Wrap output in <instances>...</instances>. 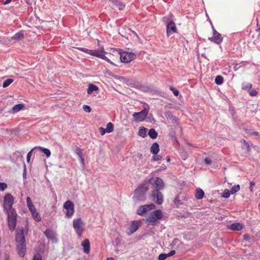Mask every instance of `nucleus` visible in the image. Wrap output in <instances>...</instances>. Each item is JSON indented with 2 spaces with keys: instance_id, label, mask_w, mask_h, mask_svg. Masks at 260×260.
Instances as JSON below:
<instances>
[{
  "instance_id": "680f3d73",
  "label": "nucleus",
  "mask_w": 260,
  "mask_h": 260,
  "mask_svg": "<svg viewBox=\"0 0 260 260\" xmlns=\"http://www.w3.org/2000/svg\"><path fill=\"white\" fill-rule=\"evenodd\" d=\"M107 260H114V258L113 257H108Z\"/></svg>"
},
{
  "instance_id": "4be33fe9",
  "label": "nucleus",
  "mask_w": 260,
  "mask_h": 260,
  "mask_svg": "<svg viewBox=\"0 0 260 260\" xmlns=\"http://www.w3.org/2000/svg\"><path fill=\"white\" fill-rule=\"evenodd\" d=\"M204 194L205 193L204 191L201 188H198L196 191L195 197L197 199L201 200L203 198Z\"/></svg>"
},
{
  "instance_id": "cd10ccee",
  "label": "nucleus",
  "mask_w": 260,
  "mask_h": 260,
  "mask_svg": "<svg viewBox=\"0 0 260 260\" xmlns=\"http://www.w3.org/2000/svg\"><path fill=\"white\" fill-rule=\"evenodd\" d=\"M106 129L108 133H110L112 132L114 130L113 124L111 122H109L108 123H107Z\"/></svg>"
},
{
  "instance_id": "052dcab7",
  "label": "nucleus",
  "mask_w": 260,
  "mask_h": 260,
  "mask_svg": "<svg viewBox=\"0 0 260 260\" xmlns=\"http://www.w3.org/2000/svg\"><path fill=\"white\" fill-rule=\"evenodd\" d=\"M162 20L163 21L166 22L167 20H168V19L166 17H163Z\"/></svg>"
},
{
  "instance_id": "f8f14e48",
  "label": "nucleus",
  "mask_w": 260,
  "mask_h": 260,
  "mask_svg": "<svg viewBox=\"0 0 260 260\" xmlns=\"http://www.w3.org/2000/svg\"><path fill=\"white\" fill-rule=\"evenodd\" d=\"M176 31L177 28L175 23L172 20L169 21L167 24V34L168 36L176 32Z\"/></svg>"
},
{
  "instance_id": "a19ab883",
  "label": "nucleus",
  "mask_w": 260,
  "mask_h": 260,
  "mask_svg": "<svg viewBox=\"0 0 260 260\" xmlns=\"http://www.w3.org/2000/svg\"><path fill=\"white\" fill-rule=\"evenodd\" d=\"M83 109L85 112H88V113L91 112V108L90 107V106H89L88 105H83Z\"/></svg>"
},
{
  "instance_id": "f3484780",
  "label": "nucleus",
  "mask_w": 260,
  "mask_h": 260,
  "mask_svg": "<svg viewBox=\"0 0 260 260\" xmlns=\"http://www.w3.org/2000/svg\"><path fill=\"white\" fill-rule=\"evenodd\" d=\"M81 246L83 247L84 252L88 254L90 251V242L88 239H85L81 243Z\"/></svg>"
},
{
  "instance_id": "7ed1b4c3",
  "label": "nucleus",
  "mask_w": 260,
  "mask_h": 260,
  "mask_svg": "<svg viewBox=\"0 0 260 260\" xmlns=\"http://www.w3.org/2000/svg\"><path fill=\"white\" fill-rule=\"evenodd\" d=\"M150 181H147L140 184L134 191V199L139 201H144L146 199V192Z\"/></svg>"
},
{
  "instance_id": "dca6fc26",
  "label": "nucleus",
  "mask_w": 260,
  "mask_h": 260,
  "mask_svg": "<svg viewBox=\"0 0 260 260\" xmlns=\"http://www.w3.org/2000/svg\"><path fill=\"white\" fill-rule=\"evenodd\" d=\"M155 189L154 190H160L164 188V183L163 180L159 177L156 178L154 181Z\"/></svg>"
},
{
  "instance_id": "8fccbe9b",
  "label": "nucleus",
  "mask_w": 260,
  "mask_h": 260,
  "mask_svg": "<svg viewBox=\"0 0 260 260\" xmlns=\"http://www.w3.org/2000/svg\"><path fill=\"white\" fill-rule=\"evenodd\" d=\"M106 132H107V131L105 128L102 127L100 128V133L102 136L104 135Z\"/></svg>"
},
{
  "instance_id": "6ab92c4d",
  "label": "nucleus",
  "mask_w": 260,
  "mask_h": 260,
  "mask_svg": "<svg viewBox=\"0 0 260 260\" xmlns=\"http://www.w3.org/2000/svg\"><path fill=\"white\" fill-rule=\"evenodd\" d=\"M159 151V146L157 143L154 142L150 147V152L153 154H156Z\"/></svg>"
},
{
  "instance_id": "2f4dec72",
  "label": "nucleus",
  "mask_w": 260,
  "mask_h": 260,
  "mask_svg": "<svg viewBox=\"0 0 260 260\" xmlns=\"http://www.w3.org/2000/svg\"><path fill=\"white\" fill-rule=\"evenodd\" d=\"M13 81L14 80L12 79H8L6 80L3 83V87L4 88L8 87L13 82Z\"/></svg>"
},
{
  "instance_id": "c03bdc74",
  "label": "nucleus",
  "mask_w": 260,
  "mask_h": 260,
  "mask_svg": "<svg viewBox=\"0 0 260 260\" xmlns=\"http://www.w3.org/2000/svg\"><path fill=\"white\" fill-rule=\"evenodd\" d=\"M243 237L244 240H245V241H247L248 242H250V237L248 234H245L243 235Z\"/></svg>"
},
{
  "instance_id": "39448f33",
  "label": "nucleus",
  "mask_w": 260,
  "mask_h": 260,
  "mask_svg": "<svg viewBox=\"0 0 260 260\" xmlns=\"http://www.w3.org/2000/svg\"><path fill=\"white\" fill-rule=\"evenodd\" d=\"M73 226L78 237H80L85 231V223L81 218H77L73 220Z\"/></svg>"
},
{
  "instance_id": "20e7f679",
  "label": "nucleus",
  "mask_w": 260,
  "mask_h": 260,
  "mask_svg": "<svg viewBox=\"0 0 260 260\" xmlns=\"http://www.w3.org/2000/svg\"><path fill=\"white\" fill-rule=\"evenodd\" d=\"M163 214L160 210H156L149 214L145 219V222L149 225H156L158 220L161 219Z\"/></svg>"
},
{
  "instance_id": "603ef678",
  "label": "nucleus",
  "mask_w": 260,
  "mask_h": 260,
  "mask_svg": "<svg viewBox=\"0 0 260 260\" xmlns=\"http://www.w3.org/2000/svg\"><path fill=\"white\" fill-rule=\"evenodd\" d=\"M28 209H29V210L30 211V212L31 213H32V212H34V211L37 210V209H36V207H35L34 205L33 206H32V207H30L29 208H28Z\"/></svg>"
},
{
  "instance_id": "5701e85b",
  "label": "nucleus",
  "mask_w": 260,
  "mask_h": 260,
  "mask_svg": "<svg viewBox=\"0 0 260 260\" xmlns=\"http://www.w3.org/2000/svg\"><path fill=\"white\" fill-rule=\"evenodd\" d=\"M24 105L23 104H17L13 107L11 112L13 113H17L18 111L22 110L24 108Z\"/></svg>"
},
{
  "instance_id": "412c9836",
  "label": "nucleus",
  "mask_w": 260,
  "mask_h": 260,
  "mask_svg": "<svg viewBox=\"0 0 260 260\" xmlns=\"http://www.w3.org/2000/svg\"><path fill=\"white\" fill-rule=\"evenodd\" d=\"M243 228V226L240 223H232L230 226V229L233 231H240Z\"/></svg>"
},
{
  "instance_id": "13d9d810",
  "label": "nucleus",
  "mask_w": 260,
  "mask_h": 260,
  "mask_svg": "<svg viewBox=\"0 0 260 260\" xmlns=\"http://www.w3.org/2000/svg\"><path fill=\"white\" fill-rule=\"evenodd\" d=\"M250 135H255V136H259L258 133V132H251L250 133Z\"/></svg>"
},
{
  "instance_id": "49530a36",
  "label": "nucleus",
  "mask_w": 260,
  "mask_h": 260,
  "mask_svg": "<svg viewBox=\"0 0 260 260\" xmlns=\"http://www.w3.org/2000/svg\"><path fill=\"white\" fill-rule=\"evenodd\" d=\"M252 87V84L251 83H247L245 85L243 86L244 89H250Z\"/></svg>"
},
{
  "instance_id": "423d86ee",
  "label": "nucleus",
  "mask_w": 260,
  "mask_h": 260,
  "mask_svg": "<svg viewBox=\"0 0 260 260\" xmlns=\"http://www.w3.org/2000/svg\"><path fill=\"white\" fill-rule=\"evenodd\" d=\"M149 112V106L147 105V108H145L139 112H135L133 114L134 120L136 122L143 121L146 118Z\"/></svg>"
},
{
  "instance_id": "864d4df0",
  "label": "nucleus",
  "mask_w": 260,
  "mask_h": 260,
  "mask_svg": "<svg viewBox=\"0 0 260 260\" xmlns=\"http://www.w3.org/2000/svg\"><path fill=\"white\" fill-rule=\"evenodd\" d=\"M255 185V183L253 182H250V187L249 189L251 192H252V187Z\"/></svg>"
},
{
  "instance_id": "bb28decb",
  "label": "nucleus",
  "mask_w": 260,
  "mask_h": 260,
  "mask_svg": "<svg viewBox=\"0 0 260 260\" xmlns=\"http://www.w3.org/2000/svg\"><path fill=\"white\" fill-rule=\"evenodd\" d=\"M146 133H147V129L144 127H140V128L139 131L138 135H139V136H140V137H141L142 138H145L147 135Z\"/></svg>"
},
{
  "instance_id": "de8ad7c7",
  "label": "nucleus",
  "mask_w": 260,
  "mask_h": 260,
  "mask_svg": "<svg viewBox=\"0 0 260 260\" xmlns=\"http://www.w3.org/2000/svg\"><path fill=\"white\" fill-rule=\"evenodd\" d=\"M174 204L176 205V206H178L180 204H181V203L179 200V198L178 197H176L174 200Z\"/></svg>"
},
{
  "instance_id": "79ce46f5",
  "label": "nucleus",
  "mask_w": 260,
  "mask_h": 260,
  "mask_svg": "<svg viewBox=\"0 0 260 260\" xmlns=\"http://www.w3.org/2000/svg\"><path fill=\"white\" fill-rule=\"evenodd\" d=\"M33 150H34V149H31L27 154L26 160H27V162L28 163L29 162L30 157L32 155V152Z\"/></svg>"
},
{
  "instance_id": "473e14b6",
  "label": "nucleus",
  "mask_w": 260,
  "mask_h": 260,
  "mask_svg": "<svg viewBox=\"0 0 260 260\" xmlns=\"http://www.w3.org/2000/svg\"><path fill=\"white\" fill-rule=\"evenodd\" d=\"M231 194V191H230L229 189H225L224 190L223 192L222 195V197L224 198H228L230 197V194Z\"/></svg>"
},
{
  "instance_id": "0e129e2a",
  "label": "nucleus",
  "mask_w": 260,
  "mask_h": 260,
  "mask_svg": "<svg viewBox=\"0 0 260 260\" xmlns=\"http://www.w3.org/2000/svg\"><path fill=\"white\" fill-rule=\"evenodd\" d=\"M167 161H168V162H169V161H170V158L169 157H168L167 158Z\"/></svg>"
},
{
  "instance_id": "5fc2aeb1",
  "label": "nucleus",
  "mask_w": 260,
  "mask_h": 260,
  "mask_svg": "<svg viewBox=\"0 0 260 260\" xmlns=\"http://www.w3.org/2000/svg\"><path fill=\"white\" fill-rule=\"evenodd\" d=\"M80 158V161L82 165V166L83 167H84V158L83 157V156H82L81 157H79Z\"/></svg>"
},
{
  "instance_id": "0eeeda50",
  "label": "nucleus",
  "mask_w": 260,
  "mask_h": 260,
  "mask_svg": "<svg viewBox=\"0 0 260 260\" xmlns=\"http://www.w3.org/2000/svg\"><path fill=\"white\" fill-rule=\"evenodd\" d=\"M155 207V206L153 203L140 206L137 210V214L141 216H144L145 213L153 210Z\"/></svg>"
},
{
  "instance_id": "7c9ffc66",
  "label": "nucleus",
  "mask_w": 260,
  "mask_h": 260,
  "mask_svg": "<svg viewBox=\"0 0 260 260\" xmlns=\"http://www.w3.org/2000/svg\"><path fill=\"white\" fill-rule=\"evenodd\" d=\"M240 185L239 184L233 186L231 189V193L232 194L235 193L240 190Z\"/></svg>"
},
{
  "instance_id": "c756f323",
  "label": "nucleus",
  "mask_w": 260,
  "mask_h": 260,
  "mask_svg": "<svg viewBox=\"0 0 260 260\" xmlns=\"http://www.w3.org/2000/svg\"><path fill=\"white\" fill-rule=\"evenodd\" d=\"M223 82V78L220 75H218L215 77V82L217 85L221 84Z\"/></svg>"
},
{
  "instance_id": "f704fd0d",
  "label": "nucleus",
  "mask_w": 260,
  "mask_h": 260,
  "mask_svg": "<svg viewBox=\"0 0 260 260\" xmlns=\"http://www.w3.org/2000/svg\"><path fill=\"white\" fill-rule=\"evenodd\" d=\"M8 187V185L6 183L0 182V190L3 191Z\"/></svg>"
},
{
  "instance_id": "69168bd1",
  "label": "nucleus",
  "mask_w": 260,
  "mask_h": 260,
  "mask_svg": "<svg viewBox=\"0 0 260 260\" xmlns=\"http://www.w3.org/2000/svg\"><path fill=\"white\" fill-rule=\"evenodd\" d=\"M6 260H10L8 257H6Z\"/></svg>"
},
{
  "instance_id": "3c124183",
  "label": "nucleus",
  "mask_w": 260,
  "mask_h": 260,
  "mask_svg": "<svg viewBox=\"0 0 260 260\" xmlns=\"http://www.w3.org/2000/svg\"><path fill=\"white\" fill-rule=\"evenodd\" d=\"M175 253H176L175 250H172L169 253H167V254L168 257H169V256L174 255L175 254Z\"/></svg>"
},
{
  "instance_id": "c85d7f7f",
  "label": "nucleus",
  "mask_w": 260,
  "mask_h": 260,
  "mask_svg": "<svg viewBox=\"0 0 260 260\" xmlns=\"http://www.w3.org/2000/svg\"><path fill=\"white\" fill-rule=\"evenodd\" d=\"M38 148L40 149V150H41L45 154H46V155L47 156V157H49L50 156L51 152H50L49 149H48L47 148H43V147H38Z\"/></svg>"
},
{
  "instance_id": "4d7b16f0",
  "label": "nucleus",
  "mask_w": 260,
  "mask_h": 260,
  "mask_svg": "<svg viewBox=\"0 0 260 260\" xmlns=\"http://www.w3.org/2000/svg\"><path fill=\"white\" fill-rule=\"evenodd\" d=\"M244 143L246 145L247 148V151H248L250 149V146H249V144L245 140H244Z\"/></svg>"
},
{
  "instance_id": "9d476101",
  "label": "nucleus",
  "mask_w": 260,
  "mask_h": 260,
  "mask_svg": "<svg viewBox=\"0 0 260 260\" xmlns=\"http://www.w3.org/2000/svg\"><path fill=\"white\" fill-rule=\"evenodd\" d=\"M136 55L132 52H123L120 53V59L121 62L128 63L136 58Z\"/></svg>"
},
{
  "instance_id": "a18cd8bd",
  "label": "nucleus",
  "mask_w": 260,
  "mask_h": 260,
  "mask_svg": "<svg viewBox=\"0 0 260 260\" xmlns=\"http://www.w3.org/2000/svg\"><path fill=\"white\" fill-rule=\"evenodd\" d=\"M33 260H42V256L40 254H36L33 258Z\"/></svg>"
},
{
  "instance_id": "bf43d9fd",
  "label": "nucleus",
  "mask_w": 260,
  "mask_h": 260,
  "mask_svg": "<svg viewBox=\"0 0 260 260\" xmlns=\"http://www.w3.org/2000/svg\"><path fill=\"white\" fill-rule=\"evenodd\" d=\"M212 29H213V35H215L216 34H218V32L215 30L214 27L212 26Z\"/></svg>"
},
{
  "instance_id": "774afa93",
  "label": "nucleus",
  "mask_w": 260,
  "mask_h": 260,
  "mask_svg": "<svg viewBox=\"0 0 260 260\" xmlns=\"http://www.w3.org/2000/svg\"><path fill=\"white\" fill-rule=\"evenodd\" d=\"M2 111H3L2 109H0V113H2Z\"/></svg>"
},
{
  "instance_id": "a878e982",
  "label": "nucleus",
  "mask_w": 260,
  "mask_h": 260,
  "mask_svg": "<svg viewBox=\"0 0 260 260\" xmlns=\"http://www.w3.org/2000/svg\"><path fill=\"white\" fill-rule=\"evenodd\" d=\"M31 215L33 217V218L34 219V220L36 221H40L41 220V216L40 215V214L38 212H37V211H35L32 213H31Z\"/></svg>"
},
{
  "instance_id": "e433bc0d",
  "label": "nucleus",
  "mask_w": 260,
  "mask_h": 260,
  "mask_svg": "<svg viewBox=\"0 0 260 260\" xmlns=\"http://www.w3.org/2000/svg\"><path fill=\"white\" fill-rule=\"evenodd\" d=\"M26 204L28 208L34 206V204L31 201V199L29 197H27L26 198Z\"/></svg>"
},
{
  "instance_id": "ddd939ff",
  "label": "nucleus",
  "mask_w": 260,
  "mask_h": 260,
  "mask_svg": "<svg viewBox=\"0 0 260 260\" xmlns=\"http://www.w3.org/2000/svg\"><path fill=\"white\" fill-rule=\"evenodd\" d=\"M141 225V222L139 220H134L128 228V234H132L135 233Z\"/></svg>"
},
{
  "instance_id": "6e6552de",
  "label": "nucleus",
  "mask_w": 260,
  "mask_h": 260,
  "mask_svg": "<svg viewBox=\"0 0 260 260\" xmlns=\"http://www.w3.org/2000/svg\"><path fill=\"white\" fill-rule=\"evenodd\" d=\"M106 52L103 49H95L91 50L90 54L91 55L98 57L102 58L111 64H113V62L105 56Z\"/></svg>"
},
{
  "instance_id": "f257e3e1",
  "label": "nucleus",
  "mask_w": 260,
  "mask_h": 260,
  "mask_svg": "<svg viewBox=\"0 0 260 260\" xmlns=\"http://www.w3.org/2000/svg\"><path fill=\"white\" fill-rule=\"evenodd\" d=\"M14 204V198L10 193L4 196L3 207L8 215V225L10 231H14L16 228L17 214L12 206Z\"/></svg>"
},
{
  "instance_id": "4468645a",
  "label": "nucleus",
  "mask_w": 260,
  "mask_h": 260,
  "mask_svg": "<svg viewBox=\"0 0 260 260\" xmlns=\"http://www.w3.org/2000/svg\"><path fill=\"white\" fill-rule=\"evenodd\" d=\"M208 40L211 42H213L218 45L220 44L223 41V38L221 37L220 34L218 33L213 35L212 37L208 38Z\"/></svg>"
},
{
  "instance_id": "09e8293b",
  "label": "nucleus",
  "mask_w": 260,
  "mask_h": 260,
  "mask_svg": "<svg viewBox=\"0 0 260 260\" xmlns=\"http://www.w3.org/2000/svg\"><path fill=\"white\" fill-rule=\"evenodd\" d=\"M204 162L206 165H210L212 164V161L210 159V158H206L204 160Z\"/></svg>"
},
{
  "instance_id": "58836bf2",
  "label": "nucleus",
  "mask_w": 260,
  "mask_h": 260,
  "mask_svg": "<svg viewBox=\"0 0 260 260\" xmlns=\"http://www.w3.org/2000/svg\"><path fill=\"white\" fill-rule=\"evenodd\" d=\"M78 49L79 50H80L81 51H82L84 53H87L88 54H90V52H91L90 49H88L82 48V47L78 48Z\"/></svg>"
},
{
  "instance_id": "f03ea898",
  "label": "nucleus",
  "mask_w": 260,
  "mask_h": 260,
  "mask_svg": "<svg viewBox=\"0 0 260 260\" xmlns=\"http://www.w3.org/2000/svg\"><path fill=\"white\" fill-rule=\"evenodd\" d=\"M16 241L17 243V249L19 255L23 257L25 254V239L24 235V230L21 229L17 231L16 235Z\"/></svg>"
},
{
  "instance_id": "4c0bfd02",
  "label": "nucleus",
  "mask_w": 260,
  "mask_h": 260,
  "mask_svg": "<svg viewBox=\"0 0 260 260\" xmlns=\"http://www.w3.org/2000/svg\"><path fill=\"white\" fill-rule=\"evenodd\" d=\"M76 153L78 155L79 157H81L82 156V150L79 147H77L75 150Z\"/></svg>"
},
{
  "instance_id": "6e6d98bb",
  "label": "nucleus",
  "mask_w": 260,
  "mask_h": 260,
  "mask_svg": "<svg viewBox=\"0 0 260 260\" xmlns=\"http://www.w3.org/2000/svg\"><path fill=\"white\" fill-rule=\"evenodd\" d=\"M12 0H6L3 2V4L5 5H6L7 4H9Z\"/></svg>"
},
{
  "instance_id": "a211bd4d",
  "label": "nucleus",
  "mask_w": 260,
  "mask_h": 260,
  "mask_svg": "<svg viewBox=\"0 0 260 260\" xmlns=\"http://www.w3.org/2000/svg\"><path fill=\"white\" fill-rule=\"evenodd\" d=\"M109 1L113 6L117 7L120 10H123L125 7V5L118 0H109Z\"/></svg>"
},
{
  "instance_id": "aec40b11",
  "label": "nucleus",
  "mask_w": 260,
  "mask_h": 260,
  "mask_svg": "<svg viewBox=\"0 0 260 260\" xmlns=\"http://www.w3.org/2000/svg\"><path fill=\"white\" fill-rule=\"evenodd\" d=\"M24 38V33L23 31H20L17 33H16L14 35H13L11 39L12 40H14L15 41H19Z\"/></svg>"
},
{
  "instance_id": "2eb2a0df",
  "label": "nucleus",
  "mask_w": 260,
  "mask_h": 260,
  "mask_svg": "<svg viewBox=\"0 0 260 260\" xmlns=\"http://www.w3.org/2000/svg\"><path fill=\"white\" fill-rule=\"evenodd\" d=\"M44 234L48 239L52 240L55 242L57 241V239L56 237V233L52 230L47 229L44 232Z\"/></svg>"
},
{
  "instance_id": "c9c22d12",
  "label": "nucleus",
  "mask_w": 260,
  "mask_h": 260,
  "mask_svg": "<svg viewBox=\"0 0 260 260\" xmlns=\"http://www.w3.org/2000/svg\"><path fill=\"white\" fill-rule=\"evenodd\" d=\"M162 156L160 155L154 154L152 157V160L154 161H158L161 159Z\"/></svg>"
},
{
  "instance_id": "338daca9",
  "label": "nucleus",
  "mask_w": 260,
  "mask_h": 260,
  "mask_svg": "<svg viewBox=\"0 0 260 260\" xmlns=\"http://www.w3.org/2000/svg\"><path fill=\"white\" fill-rule=\"evenodd\" d=\"M23 177H24V178H25V177H25V174H24V173H23Z\"/></svg>"
},
{
  "instance_id": "72a5a7b5",
  "label": "nucleus",
  "mask_w": 260,
  "mask_h": 260,
  "mask_svg": "<svg viewBox=\"0 0 260 260\" xmlns=\"http://www.w3.org/2000/svg\"><path fill=\"white\" fill-rule=\"evenodd\" d=\"M169 88L170 90L173 92V93L175 96H178L179 95V91L176 88H174L173 86H170Z\"/></svg>"
},
{
  "instance_id": "37998d69",
  "label": "nucleus",
  "mask_w": 260,
  "mask_h": 260,
  "mask_svg": "<svg viewBox=\"0 0 260 260\" xmlns=\"http://www.w3.org/2000/svg\"><path fill=\"white\" fill-rule=\"evenodd\" d=\"M249 94L251 96H256L257 95V91L253 89V90H251L249 91Z\"/></svg>"
},
{
  "instance_id": "393cba45",
  "label": "nucleus",
  "mask_w": 260,
  "mask_h": 260,
  "mask_svg": "<svg viewBox=\"0 0 260 260\" xmlns=\"http://www.w3.org/2000/svg\"><path fill=\"white\" fill-rule=\"evenodd\" d=\"M148 135L151 139H155L158 136V134L154 128H151L149 131Z\"/></svg>"
},
{
  "instance_id": "e2e57ef3",
  "label": "nucleus",
  "mask_w": 260,
  "mask_h": 260,
  "mask_svg": "<svg viewBox=\"0 0 260 260\" xmlns=\"http://www.w3.org/2000/svg\"><path fill=\"white\" fill-rule=\"evenodd\" d=\"M238 68L237 67V65L235 66V67H234V70L237 71V70H238Z\"/></svg>"
},
{
  "instance_id": "1a4fd4ad",
  "label": "nucleus",
  "mask_w": 260,
  "mask_h": 260,
  "mask_svg": "<svg viewBox=\"0 0 260 260\" xmlns=\"http://www.w3.org/2000/svg\"><path fill=\"white\" fill-rule=\"evenodd\" d=\"M66 210V215L68 218L71 217L74 213V205L71 201H66L63 205Z\"/></svg>"
},
{
  "instance_id": "b1692460",
  "label": "nucleus",
  "mask_w": 260,
  "mask_h": 260,
  "mask_svg": "<svg viewBox=\"0 0 260 260\" xmlns=\"http://www.w3.org/2000/svg\"><path fill=\"white\" fill-rule=\"evenodd\" d=\"M98 90L99 88L96 85L93 84H89L88 85L87 92L88 94H91L93 91H97Z\"/></svg>"
},
{
  "instance_id": "ea45409f",
  "label": "nucleus",
  "mask_w": 260,
  "mask_h": 260,
  "mask_svg": "<svg viewBox=\"0 0 260 260\" xmlns=\"http://www.w3.org/2000/svg\"><path fill=\"white\" fill-rule=\"evenodd\" d=\"M168 257L166 253H161L158 256V260H165Z\"/></svg>"
},
{
  "instance_id": "9b49d317",
  "label": "nucleus",
  "mask_w": 260,
  "mask_h": 260,
  "mask_svg": "<svg viewBox=\"0 0 260 260\" xmlns=\"http://www.w3.org/2000/svg\"><path fill=\"white\" fill-rule=\"evenodd\" d=\"M151 196L153 197V201H154L157 204H162L164 201L163 196L162 193L159 190H153Z\"/></svg>"
}]
</instances>
